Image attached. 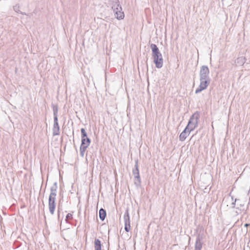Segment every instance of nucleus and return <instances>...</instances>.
Instances as JSON below:
<instances>
[{"label":"nucleus","instance_id":"obj_8","mask_svg":"<svg viewBox=\"0 0 250 250\" xmlns=\"http://www.w3.org/2000/svg\"><path fill=\"white\" fill-rule=\"evenodd\" d=\"M190 132V131L186 127L179 136L180 141L182 142L185 141L187 136L189 135Z\"/></svg>","mask_w":250,"mask_h":250},{"label":"nucleus","instance_id":"obj_11","mask_svg":"<svg viewBox=\"0 0 250 250\" xmlns=\"http://www.w3.org/2000/svg\"><path fill=\"white\" fill-rule=\"evenodd\" d=\"M106 213L105 210L103 208H101L99 210V217L100 219L104 221L106 217Z\"/></svg>","mask_w":250,"mask_h":250},{"label":"nucleus","instance_id":"obj_10","mask_svg":"<svg viewBox=\"0 0 250 250\" xmlns=\"http://www.w3.org/2000/svg\"><path fill=\"white\" fill-rule=\"evenodd\" d=\"M95 250H102V244L101 241L98 239H95L94 240Z\"/></svg>","mask_w":250,"mask_h":250},{"label":"nucleus","instance_id":"obj_5","mask_svg":"<svg viewBox=\"0 0 250 250\" xmlns=\"http://www.w3.org/2000/svg\"><path fill=\"white\" fill-rule=\"evenodd\" d=\"M210 83L209 79H205L200 78V85L196 89L195 93L197 94L201 92L202 90L206 89Z\"/></svg>","mask_w":250,"mask_h":250},{"label":"nucleus","instance_id":"obj_7","mask_svg":"<svg viewBox=\"0 0 250 250\" xmlns=\"http://www.w3.org/2000/svg\"><path fill=\"white\" fill-rule=\"evenodd\" d=\"M202 236L199 234L196 238L195 245V250H201L202 248Z\"/></svg>","mask_w":250,"mask_h":250},{"label":"nucleus","instance_id":"obj_30","mask_svg":"<svg viewBox=\"0 0 250 250\" xmlns=\"http://www.w3.org/2000/svg\"><path fill=\"white\" fill-rule=\"evenodd\" d=\"M58 218H59V217H60V210H58Z\"/></svg>","mask_w":250,"mask_h":250},{"label":"nucleus","instance_id":"obj_22","mask_svg":"<svg viewBox=\"0 0 250 250\" xmlns=\"http://www.w3.org/2000/svg\"><path fill=\"white\" fill-rule=\"evenodd\" d=\"M130 229V224H125V229L126 232H128Z\"/></svg>","mask_w":250,"mask_h":250},{"label":"nucleus","instance_id":"obj_21","mask_svg":"<svg viewBox=\"0 0 250 250\" xmlns=\"http://www.w3.org/2000/svg\"><path fill=\"white\" fill-rule=\"evenodd\" d=\"M73 218V216L71 213H68L66 216L65 221L68 222V220H71Z\"/></svg>","mask_w":250,"mask_h":250},{"label":"nucleus","instance_id":"obj_18","mask_svg":"<svg viewBox=\"0 0 250 250\" xmlns=\"http://www.w3.org/2000/svg\"><path fill=\"white\" fill-rule=\"evenodd\" d=\"M84 140H83V143H82L81 146H80V150L85 151L87 147L88 146L85 145L84 144Z\"/></svg>","mask_w":250,"mask_h":250},{"label":"nucleus","instance_id":"obj_20","mask_svg":"<svg viewBox=\"0 0 250 250\" xmlns=\"http://www.w3.org/2000/svg\"><path fill=\"white\" fill-rule=\"evenodd\" d=\"M83 140H84L85 141L84 145L89 146L90 145V139L89 138H88V137H86V138H85L83 139H82V143H83Z\"/></svg>","mask_w":250,"mask_h":250},{"label":"nucleus","instance_id":"obj_19","mask_svg":"<svg viewBox=\"0 0 250 250\" xmlns=\"http://www.w3.org/2000/svg\"><path fill=\"white\" fill-rule=\"evenodd\" d=\"M81 134H82V139H83L87 137V133L83 128H81Z\"/></svg>","mask_w":250,"mask_h":250},{"label":"nucleus","instance_id":"obj_32","mask_svg":"<svg viewBox=\"0 0 250 250\" xmlns=\"http://www.w3.org/2000/svg\"><path fill=\"white\" fill-rule=\"evenodd\" d=\"M245 226L246 227H247V226H249V224H246L245 225Z\"/></svg>","mask_w":250,"mask_h":250},{"label":"nucleus","instance_id":"obj_4","mask_svg":"<svg viewBox=\"0 0 250 250\" xmlns=\"http://www.w3.org/2000/svg\"><path fill=\"white\" fill-rule=\"evenodd\" d=\"M132 173L135 178V184L137 186L140 185L141 180L139 174L138 160L135 161V168L132 170Z\"/></svg>","mask_w":250,"mask_h":250},{"label":"nucleus","instance_id":"obj_2","mask_svg":"<svg viewBox=\"0 0 250 250\" xmlns=\"http://www.w3.org/2000/svg\"><path fill=\"white\" fill-rule=\"evenodd\" d=\"M57 184L55 182L50 188V193L49 196V210L52 215L54 214L56 208V197L57 195Z\"/></svg>","mask_w":250,"mask_h":250},{"label":"nucleus","instance_id":"obj_27","mask_svg":"<svg viewBox=\"0 0 250 250\" xmlns=\"http://www.w3.org/2000/svg\"><path fill=\"white\" fill-rule=\"evenodd\" d=\"M236 201L239 202L240 200L239 199H235L234 201L231 203L232 208H234L235 207V203Z\"/></svg>","mask_w":250,"mask_h":250},{"label":"nucleus","instance_id":"obj_26","mask_svg":"<svg viewBox=\"0 0 250 250\" xmlns=\"http://www.w3.org/2000/svg\"><path fill=\"white\" fill-rule=\"evenodd\" d=\"M119 11H122V8L121 5L113 10L114 13H116V12H119Z\"/></svg>","mask_w":250,"mask_h":250},{"label":"nucleus","instance_id":"obj_6","mask_svg":"<svg viewBox=\"0 0 250 250\" xmlns=\"http://www.w3.org/2000/svg\"><path fill=\"white\" fill-rule=\"evenodd\" d=\"M209 70L208 67L206 65H203L201 67L200 71V78L205 79H209L208 75Z\"/></svg>","mask_w":250,"mask_h":250},{"label":"nucleus","instance_id":"obj_9","mask_svg":"<svg viewBox=\"0 0 250 250\" xmlns=\"http://www.w3.org/2000/svg\"><path fill=\"white\" fill-rule=\"evenodd\" d=\"M60 134V127L59 124H54L53 127V135L56 136Z\"/></svg>","mask_w":250,"mask_h":250},{"label":"nucleus","instance_id":"obj_31","mask_svg":"<svg viewBox=\"0 0 250 250\" xmlns=\"http://www.w3.org/2000/svg\"><path fill=\"white\" fill-rule=\"evenodd\" d=\"M20 13H21V14H23V15H26V14H25V13H23V12H20Z\"/></svg>","mask_w":250,"mask_h":250},{"label":"nucleus","instance_id":"obj_3","mask_svg":"<svg viewBox=\"0 0 250 250\" xmlns=\"http://www.w3.org/2000/svg\"><path fill=\"white\" fill-rule=\"evenodd\" d=\"M199 118V113L197 111L195 112L190 117L188 124L186 127L190 131L193 130L197 126Z\"/></svg>","mask_w":250,"mask_h":250},{"label":"nucleus","instance_id":"obj_29","mask_svg":"<svg viewBox=\"0 0 250 250\" xmlns=\"http://www.w3.org/2000/svg\"><path fill=\"white\" fill-rule=\"evenodd\" d=\"M241 211H240V210H238V211L236 210V215H237L239 214V213H241Z\"/></svg>","mask_w":250,"mask_h":250},{"label":"nucleus","instance_id":"obj_23","mask_svg":"<svg viewBox=\"0 0 250 250\" xmlns=\"http://www.w3.org/2000/svg\"><path fill=\"white\" fill-rule=\"evenodd\" d=\"M54 124H59L58 122V115L54 116Z\"/></svg>","mask_w":250,"mask_h":250},{"label":"nucleus","instance_id":"obj_15","mask_svg":"<svg viewBox=\"0 0 250 250\" xmlns=\"http://www.w3.org/2000/svg\"><path fill=\"white\" fill-rule=\"evenodd\" d=\"M121 5L120 4L118 0H116L115 1H112V9L113 10L118 8Z\"/></svg>","mask_w":250,"mask_h":250},{"label":"nucleus","instance_id":"obj_14","mask_svg":"<svg viewBox=\"0 0 250 250\" xmlns=\"http://www.w3.org/2000/svg\"><path fill=\"white\" fill-rule=\"evenodd\" d=\"M115 15L116 18L118 20H122L124 18V13L122 11H119V12H116Z\"/></svg>","mask_w":250,"mask_h":250},{"label":"nucleus","instance_id":"obj_1","mask_svg":"<svg viewBox=\"0 0 250 250\" xmlns=\"http://www.w3.org/2000/svg\"><path fill=\"white\" fill-rule=\"evenodd\" d=\"M150 48L152 50V57L153 59V62L155 64L156 67L158 68L162 67L163 65V59L159 48L156 44L153 43L150 45Z\"/></svg>","mask_w":250,"mask_h":250},{"label":"nucleus","instance_id":"obj_25","mask_svg":"<svg viewBox=\"0 0 250 250\" xmlns=\"http://www.w3.org/2000/svg\"><path fill=\"white\" fill-rule=\"evenodd\" d=\"M55 115H58V109L57 107H53V115L55 116Z\"/></svg>","mask_w":250,"mask_h":250},{"label":"nucleus","instance_id":"obj_28","mask_svg":"<svg viewBox=\"0 0 250 250\" xmlns=\"http://www.w3.org/2000/svg\"><path fill=\"white\" fill-rule=\"evenodd\" d=\"M80 151L81 155L82 156H83V155H84V152H84V151H82V150H80Z\"/></svg>","mask_w":250,"mask_h":250},{"label":"nucleus","instance_id":"obj_33","mask_svg":"<svg viewBox=\"0 0 250 250\" xmlns=\"http://www.w3.org/2000/svg\"><path fill=\"white\" fill-rule=\"evenodd\" d=\"M231 199H232V200H233V197H231Z\"/></svg>","mask_w":250,"mask_h":250},{"label":"nucleus","instance_id":"obj_13","mask_svg":"<svg viewBox=\"0 0 250 250\" xmlns=\"http://www.w3.org/2000/svg\"><path fill=\"white\" fill-rule=\"evenodd\" d=\"M246 62V59L245 57H238L236 63L240 65H242L244 64V63Z\"/></svg>","mask_w":250,"mask_h":250},{"label":"nucleus","instance_id":"obj_17","mask_svg":"<svg viewBox=\"0 0 250 250\" xmlns=\"http://www.w3.org/2000/svg\"><path fill=\"white\" fill-rule=\"evenodd\" d=\"M84 140H83V143H82L81 146H80V150L85 151L87 147L88 146L85 145L84 144Z\"/></svg>","mask_w":250,"mask_h":250},{"label":"nucleus","instance_id":"obj_12","mask_svg":"<svg viewBox=\"0 0 250 250\" xmlns=\"http://www.w3.org/2000/svg\"><path fill=\"white\" fill-rule=\"evenodd\" d=\"M125 224H130V219L129 213L127 210H126L124 216Z\"/></svg>","mask_w":250,"mask_h":250},{"label":"nucleus","instance_id":"obj_24","mask_svg":"<svg viewBox=\"0 0 250 250\" xmlns=\"http://www.w3.org/2000/svg\"><path fill=\"white\" fill-rule=\"evenodd\" d=\"M13 9H14V10L16 12H20V10H19V6L18 5H15L13 7Z\"/></svg>","mask_w":250,"mask_h":250},{"label":"nucleus","instance_id":"obj_16","mask_svg":"<svg viewBox=\"0 0 250 250\" xmlns=\"http://www.w3.org/2000/svg\"><path fill=\"white\" fill-rule=\"evenodd\" d=\"M238 207L236 208V209L239 210L240 211H244L245 210V207L244 204H242V203H237Z\"/></svg>","mask_w":250,"mask_h":250}]
</instances>
